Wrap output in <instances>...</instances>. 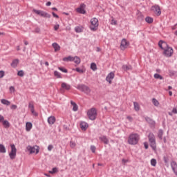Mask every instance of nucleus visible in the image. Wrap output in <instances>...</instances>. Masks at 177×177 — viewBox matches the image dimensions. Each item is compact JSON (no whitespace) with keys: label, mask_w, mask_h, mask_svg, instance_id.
<instances>
[{"label":"nucleus","mask_w":177,"mask_h":177,"mask_svg":"<svg viewBox=\"0 0 177 177\" xmlns=\"http://www.w3.org/2000/svg\"><path fill=\"white\" fill-rule=\"evenodd\" d=\"M11 110H16L17 109V105L12 104L10 106Z\"/></svg>","instance_id":"obj_46"},{"label":"nucleus","mask_w":177,"mask_h":177,"mask_svg":"<svg viewBox=\"0 0 177 177\" xmlns=\"http://www.w3.org/2000/svg\"><path fill=\"white\" fill-rule=\"evenodd\" d=\"M45 64H46V66H49V62H45Z\"/></svg>","instance_id":"obj_62"},{"label":"nucleus","mask_w":177,"mask_h":177,"mask_svg":"<svg viewBox=\"0 0 177 177\" xmlns=\"http://www.w3.org/2000/svg\"><path fill=\"white\" fill-rule=\"evenodd\" d=\"M171 167L172 171L174 172L175 175L177 176V163L175 161L171 162Z\"/></svg>","instance_id":"obj_13"},{"label":"nucleus","mask_w":177,"mask_h":177,"mask_svg":"<svg viewBox=\"0 0 177 177\" xmlns=\"http://www.w3.org/2000/svg\"><path fill=\"white\" fill-rule=\"evenodd\" d=\"M27 150L29 151L30 154H34V153H35V154H38V153H39V147L37 145L31 147L29 145L27 147Z\"/></svg>","instance_id":"obj_8"},{"label":"nucleus","mask_w":177,"mask_h":177,"mask_svg":"<svg viewBox=\"0 0 177 177\" xmlns=\"http://www.w3.org/2000/svg\"><path fill=\"white\" fill-rule=\"evenodd\" d=\"M155 80H164V77L158 73H155L153 75Z\"/></svg>","instance_id":"obj_31"},{"label":"nucleus","mask_w":177,"mask_h":177,"mask_svg":"<svg viewBox=\"0 0 177 177\" xmlns=\"http://www.w3.org/2000/svg\"><path fill=\"white\" fill-rule=\"evenodd\" d=\"M127 120H129V121H132V117L131 116H127Z\"/></svg>","instance_id":"obj_58"},{"label":"nucleus","mask_w":177,"mask_h":177,"mask_svg":"<svg viewBox=\"0 0 177 177\" xmlns=\"http://www.w3.org/2000/svg\"><path fill=\"white\" fill-rule=\"evenodd\" d=\"M28 109H30V110L32 114H33V115H38V113H37V112H35V111L34 109V102L31 101L29 102Z\"/></svg>","instance_id":"obj_12"},{"label":"nucleus","mask_w":177,"mask_h":177,"mask_svg":"<svg viewBox=\"0 0 177 177\" xmlns=\"http://www.w3.org/2000/svg\"><path fill=\"white\" fill-rule=\"evenodd\" d=\"M54 75L57 77V78H62V75H60V73H59L58 71H55L54 72Z\"/></svg>","instance_id":"obj_40"},{"label":"nucleus","mask_w":177,"mask_h":177,"mask_svg":"<svg viewBox=\"0 0 177 177\" xmlns=\"http://www.w3.org/2000/svg\"><path fill=\"white\" fill-rule=\"evenodd\" d=\"M71 107L73 111H78V105L73 101H71Z\"/></svg>","instance_id":"obj_19"},{"label":"nucleus","mask_w":177,"mask_h":177,"mask_svg":"<svg viewBox=\"0 0 177 177\" xmlns=\"http://www.w3.org/2000/svg\"><path fill=\"white\" fill-rule=\"evenodd\" d=\"M99 139L101 140V142H102V143H104V145H109V140L106 136H102L100 137Z\"/></svg>","instance_id":"obj_18"},{"label":"nucleus","mask_w":177,"mask_h":177,"mask_svg":"<svg viewBox=\"0 0 177 177\" xmlns=\"http://www.w3.org/2000/svg\"><path fill=\"white\" fill-rule=\"evenodd\" d=\"M0 153H6V148L5 147V145L2 144H0Z\"/></svg>","instance_id":"obj_28"},{"label":"nucleus","mask_w":177,"mask_h":177,"mask_svg":"<svg viewBox=\"0 0 177 177\" xmlns=\"http://www.w3.org/2000/svg\"><path fill=\"white\" fill-rule=\"evenodd\" d=\"M174 35H176V37H177V30H176V31L174 32Z\"/></svg>","instance_id":"obj_64"},{"label":"nucleus","mask_w":177,"mask_h":177,"mask_svg":"<svg viewBox=\"0 0 177 177\" xmlns=\"http://www.w3.org/2000/svg\"><path fill=\"white\" fill-rule=\"evenodd\" d=\"M158 45L160 48L164 50L163 55H165V56H167V57H171V56H172L174 54V49L168 46V44L165 41H160Z\"/></svg>","instance_id":"obj_1"},{"label":"nucleus","mask_w":177,"mask_h":177,"mask_svg":"<svg viewBox=\"0 0 177 177\" xmlns=\"http://www.w3.org/2000/svg\"><path fill=\"white\" fill-rule=\"evenodd\" d=\"M140 139V137L139 136V134L132 133L129 136L128 143L129 145H138Z\"/></svg>","instance_id":"obj_2"},{"label":"nucleus","mask_w":177,"mask_h":177,"mask_svg":"<svg viewBox=\"0 0 177 177\" xmlns=\"http://www.w3.org/2000/svg\"><path fill=\"white\" fill-rule=\"evenodd\" d=\"M52 15H53V17H55L56 19H59V15H56V13L52 12Z\"/></svg>","instance_id":"obj_54"},{"label":"nucleus","mask_w":177,"mask_h":177,"mask_svg":"<svg viewBox=\"0 0 177 177\" xmlns=\"http://www.w3.org/2000/svg\"><path fill=\"white\" fill-rule=\"evenodd\" d=\"M122 68L124 71H129V70H132V66L131 65H124Z\"/></svg>","instance_id":"obj_26"},{"label":"nucleus","mask_w":177,"mask_h":177,"mask_svg":"<svg viewBox=\"0 0 177 177\" xmlns=\"http://www.w3.org/2000/svg\"><path fill=\"white\" fill-rule=\"evenodd\" d=\"M114 77H115V75L114 74V72H111L106 77V81L109 82V84H112L113 80H114Z\"/></svg>","instance_id":"obj_11"},{"label":"nucleus","mask_w":177,"mask_h":177,"mask_svg":"<svg viewBox=\"0 0 177 177\" xmlns=\"http://www.w3.org/2000/svg\"><path fill=\"white\" fill-rule=\"evenodd\" d=\"M128 46H129V42H128L125 39H122V41L120 44V49L122 50H125V49H127Z\"/></svg>","instance_id":"obj_10"},{"label":"nucleus","mask_w":177,"mask_h":177,"mask_svg":"<svg viewBox=\"0 0 177 177\" xmlns=\"http://www.w3.org/2000/svg\"><path fill=\"white\" fill-rule=\"evenodd\" d=\"M91 150L92 153H95V151H96V147L95 146H91Z\"/></svg>","instance_id":"obj_45"},{"label":"nucleus","mask_w":177,"mask_h":177,"mask_svg":"<svg viewBox=\"0 0 177 177\" xmlns=\"http://www.w3.org/2000/svg\"><path fill=\"white\" fill-rule=\"evenodd\" d=\"M85 8V4H81L80 7L77 8L76 9V11L77 13H81L82 15H85L86 12L85 10L84 9Z\"/></svg>","instance_id":"obj_14"},{"label":"nucleus","mask_w":177,"mask_h":177,"mask_svg":"<svg viewBox=\"0 0 177 177\" xmlns=\"http://www.w3.org/2000/svg\"><path fill=\"white\" fill-rule=\"evenodd\" d=\"M163 161H165V164H168V158L164 156L163 157Z\"/></svg>","instance_id":"obj_49"},{"label":"nucleus","mask_w":177,"mask_h":177,"mask_svg":"<svg viewBox=\"0 0 177 177\" xmlns=\"http://www.w3.org/2000/svg\"><path fill=\"white\" fill-rule=\"evenodd\" d=\"M64 62H73V57L68 56L63 58Z\"/></svg>","instance_id":"obj_32"},{"label":"nucleus","mask_w":177,"mask_h":177,"mask_svg":"<svg viewBox=\"0 0 177 177\" xmlns=\"http://www.w3.org/2000/svg\"><path fill=\"white\" fill-rule=\"evenodd\" d=\"M73 62L75 63V64H80L81 63V59L79 57H73Z\"/></svg>","instance_id":"obj_23"},{"label":"nucleus","mask_w":177,"mask_h":177,"mask_svg":"<svg viewBox=\"0 0 177 177\" xmlns=\"http://www.w3.org/2000/svg\"><path fill=\"white\" fill-rule=\"evenodd\" d=\"M90 29L91 31H96L99 27V20L94 17L90 21Z\"/></svg>","instance_id":"obj_4"},{"label":"nucleus","mask_w":177,"mask_h":177,"mask_svg":"<svg viewBox=\"0 0 177 177\" xmlns=\"http://www.w3.org/2000/svg\"><path fill=\"white\" fill-rule=\"evenodd\" d=\"M50 5H52V3L50 1L46 3V6H50Z\"/></svg>","instance_id":"obj_57"},{"label":"nucleus","mask_w":177,"mask_h":177,"mask_svg":"<svg viewBox=\"0 0 177 177\" xmlns=\"http://www.w3.org/2000/svg\"><path fill=\"white\" fill-rule=\"evenodd\" d=\"M53 149V145H48V151H52Z\"/></svg>","instance_id":"obj_47"},{"label":"nucleus","mask_w":177,"mask_h":177,"mask_svg":"<svg viewBox=\"0 0 177 177\" xmlns=\"http://www.w3.org/2000/svg\"><path fill=\"white\" fill-rule=\"evenodd\" d=\"M150 146L153 150H157V145H156V137L153 133H150L148 136Z\"/></svg>","instance_id":"obj_5"},{"label":"nucleus","mask_w":177,"mask_h":177,"mask_svg":"<svg viewBox=\"0 0 177 177\" xmlns=\"http://www.w3.org/2000/svg\"><path fill=\"white\" fill-rule=\"evenodd\" d=\"M82 26H77L75 28V30L76 32H82Z\"/></svg>","instance_id":"obj_33"},{"label":"nucleus","mask_w":177,"mask_h":177,"mask_svg":"<svg viewBox=\"0 0 177 177\" xmlns=\"http://www.w3.org/2000/svg\"><path fill=\"white\" fill-rule=\"evenodd\" d=\"M75 146H77V144L75 143V142H74V141L70 142V147H71V149H74V147H75Z\"/></svg>","instance_id":"obj_39"},{"label":"nucleus","mask_w":177,"mask_h":177,"mask_svg":"<svg viewBox=\"0 0 177 177\" xmlns=\"http://www.w3.org/2000/svg\"><path fill=\"white\" fill-rule=\"evenodd\" d=\"M88 123L85 122H82L80 123V128L82 131H86V129H88Z\"/></svg>","instance_id":"obj_16"},{"label":"nucleus","mask_w":177,"mask_h":177,"mask_svg":"<svg viewBox=\"0 0 177 177\" xmlns=\"http://www.w3.org/2000/svg\"><path fill=\"white\" fill-rule=\"evenodd\" d=\"M145 21H147V23H152L153 22V18L150 17H147L145 19Z\"/></svg>","instance_id":"obj_37"},{"label":"nucleus","mask_w":177,"mask_h":177,"mask_svg":"<svg viewBox=\"0 0 177 177\" xmlns=\"http://www.w3.org/2000/svg\"><path fill=\"white\" fill-rule=\"evenodd\" d=\"M11 151L9 153L10 158L11 160H15L16 158V153H17V149H16V146L14 144L10 145Z\"/></svg>","instance_id":"obj_9"},{"label":"nucleus","mask_w":177,"mask_h":177,"mask_svg":"<svg viewBox=\"0 0 177 177\" xmlns=\"http://www.w3.org/2000/svg\"><path fill=\"white\" fill-rule=\"evenodd\" d=\"M172 113H173L174 114H177V109H176V108H173V109H172Z\"/></svg>","instance_id":"obj_55"},{"label":"nucleus","mask_w":177,"mask_h":177,"mask_svg":"<svg viewBox=\"0 0 177 177\" xmlns=\"http://www.w3.org/2000/svg\"><path fill=\"white\" fill-rule=\"evenodd\" d=\"M17 50H20V46H17Z\"/></svg>","instance_id":"obj_60"},{"label":"nucleus","mask_w":177,"mask_h":177,"mask_svg":"<svg viewBox=\"0 0 177 177\" xmlns=\"http://www.w3.org/2000/svg\"><path fill=\"white\" fill-rule=\"evenodd\" d=\"M111 24H112L113 26H117V21L112 19Z\"/></svg>","instance_id":"obj_48"},{"label":"nucleus","mask_w":177,"mask_h":177,"mask_svg":"<svg viewBox=\"0 0 177 177\" xmlns=\"http://www.w3.org/2000/svg\"><path fill=\"white\" fill-rule=\"evenodd\" d=\"M87 117H88L89 120L92 121L96 120V117H97V110L95 108H91L87 111Z\"/></svg>","instance_id":"obj_3"},{"label":"nucleus","mask_w":177,"mask_h":177,"mask_svg":"<svg viewBox=\"0 0 177 177\" xmlns=\"http://www.w3.org/2000/svg\"><path fill=\"white\" fill-rule=\"evenodd\" d=\"M58 68H59V70H60V71H62V73H68L67 69H66L64 68L59 67Z\"/></svg>","instance_id":"obj_42"},{"label":"nucleus","mask_w":177,"mask_h":177,"mask_svg":"<svg viewBox=\"0 0 177 177\" xmlns=\"http://www.w3.org/2000/svg\"><path fill=\"white\" fill-rule=\"evenodd\" d=\"M62 88H63V89H66V91H69L71 86L69 84H67L66 83H62Z\"/></svg>","instance_id":"obj_25"},{"label":"nucleus","mask_w":177,"mask_h":177,"mask_svg":"<svg viewBox=\"0 0 177 177\" xmlns=\"http://www.w3.org/2000/svg\"><path fill=\"white\" fill-rule=\"evenodd\" d=\"M171 29H172V30H176V25L174 26H172Z\"/></svg>","instance_id":"obj_59"},{"label":"nucleus","mask_w":177,"mask_h":177,"mask_svg":"<svg viewBox=\"0 0 177 177\" xmlns=\"http://www.w3.org/2000/svg\"><path fill=\"white\" fill-rule=\"evenodd\" d=\"M147 121H149V122H151V123H152V124H155V122L154 121H153L151 119H150V118H147Z\"/></svg>","instance_id":"obj_56"},{"label":"nucleus","mask_w":177,"mask_h":177,"mask_svg":"<svg viewBox=\"0 0 177 177\" xmlns=\"http://www.w3.org/2000/svg\"><path fill=\"white\" fill-rule=\"evenodd\" d=\"M91 70H93V71H95V70H97V67L96 66V64H95V63H91Z\"/></svg>","instance_id":"obj_35"},{"label":"nucleus","mask_w":177,"mask_h":177,"mask_svg":"<svg viewBox=\"0 0 177 177\" xmlns=\"http://www.w3.org/2000/svg\"><path fill=\"white\" fill-rule=\"evenodd\" d=\"M151 165L152 167H156L157 165V160L153 158L151 160Z\"/></svg>","instance_id":"obj_34"},{"label":"nucleus","mask_w":177,"mask_h":177,"mask_svg":"<svg viewBox=\"0 0 177 177\" xmlns=\"http://www.w3.org/2000/svg\"><path fill=\"white\" fill-rule=\"evenodd\" d=\"M10 92L14 93L15 92V87L14 86H10Z\"/></svg>","instance_id":"obj_53"},{"label":"nucleus","mask_w":177,"mask_h":177,"mask_svg":"<svg viewBox=\"0 0 177 177\" xmlns=\"http://www.w3.org/2000/svg\"><path fill=\"white\" fill-rule=\"evenodd\" d=\"M1 103L2 104H4V106H10V101L6 100V99H1Z\"/></svg>","instance_id":"obj_21"},{"label":"nucleus","mask_w":177,"mask_h":177,"mask_svg":"<svg viewBox=\"0 0 177 177\" xmlns=\"http://www.w3.org/2000/svg\"><path fill=\"white\" fill-rule=\"evenodd\" d=\"M75 71H77V73H80V74H84V73H85V69H81L80 68H76Z\"/></svg>","instance_id":"obj_36"},{"label":"nucleus","mask_w":177,"mask_h":177,"mask_svg":"<svg viewBox=\"0 0 177 177\" xmlns=\"http://www.w3.org/2000/svg\"><path fill=\"white\" fill-rule=\"evenodd\" d=\"M59 27H60V26H59V24L55 25V26H54L55 30V31H57V30H59Z\"/></svg>","instance_id":"obj_50"},{"label":"nucleus","mask_w":177,"mask_h":177,"mask_svg":"<svg viewBox=\"0 0 177 177\" xmlns=\"http://www.w3.org/2000/svg\"><path fill=\"white\" fill-rule=\"evenodd\" d=\"M169 96H172V91H169Z\"/></svg>","instance_id":"obj_61"},{"label":"nucleus","mask_w":177,"mask_h":177,"mask_svg":"<svg viewBox=\"0 0 177 177\" xmlns=\"http://www.w3.org/2000/svg\"><path fill=\"white\" fill-rule=\"evenodd\" d=\"M53 47L55 49V52H57V51L60 50V46H59V44H57V43H53Z\"/></svg>","instance_id":"obj_24"},{"label":"nucleus","mask_w":177,"mask_h":177,"mask_svg":"<svg viewBox=\"0 0 177 177\" xmlns=\"http://www.w3.org/2000/svg\"><path fill=\"white\" fill-rule=\"evenodd\" d=\"M24 44H25V45H28V41H24Z\"/></svg>","instance_id":"obj_63"},{"label":"nucleus","mask_w":177,"mask_h":177,"mask_svg":"<svg viewBox=\"0 0 177 177\" xmlns=\"http://www.w3.org/2000/svg\"><path fill=\"white\" fill-rule=\"evenodd\" d=\"M152 103L156 107H158V106H160V102H158L156 98L152 99Z\"/></svg>","instance_id":"obj_27"},{"label":"nucleus","mask_w":177,"mask_h":177,"mask_svg":"<svg viewBox=\"0 0 177 177\" xmlns=\"http://www.w3.org/2000/svg\"><path fill=\"white\" fill-rule=\"evenodd\" d=\"M162 135H164V132L162 131V130H159L158 134L159 139H162Z\"/></svg>","instance_id":"obj_38"},{"label":"nucleus","mask_w":177,"mask_h":177,"mask_svg":"<svg viewBox=\"0 0 177 177\" xmlns=\"http://www.w3.org/2000/svg\"><path fill=\"white\" fill-rule=\"evenodd\" d=\"M76 88L79 91H81V92H84V93H86L87 95L88 93H91V88H89V87H88V86H85L84 84H78Z\"/></svg>","instance_id":"obj_7"},{"label":"nucleus","mask_w":177,"mask_h":177,"mask_svg":"<svg viewBox=\"0 0 177 177\" xmlns=\"http://www.w3.org/2000/svg\"><path fill=\"white\" fill-rule=\"evenodd\" d=\"M144 146L145 148L147 150V149H149V143L147 142H144Z\"/></svg>","instance_id":"obj_52"},{"label":"nucleus","mask_w":177,"mask_h":177,"mask_svg":"<svg viewBox=\"0 0 177 177\" xmlns=\"http://www.w3.org/2000/svg\"><path fill=\"white\" fill-rule=\"evenodd\" d=\"M17 75L19 76V77H23L24 75V72L23 71H18V73Z\"/></svg>","instance_id":"obj_43"},{"label":"nucleus","mask_w":177,"mask_h":177,"mask_svg":"<svg viewBox=\"0 0 177 177\" xmlns=\"http://www.w3.org/2000/svg\"><path fill=\"white\" fill-rule=\"evenodd\" d=\"M133 106L136 111H139V110H140V106H139V103L133 102Z\"/></svg>","instance_id":"obj_29"},{"label":"nucleus","mask_w":177,"mask_h":177,"mask_svg":"<svg viewBox=\"0 0 177 177\" xmlns=\"http://www.w3.org/2000/svg\"><path fill=\"white\" fill-rule=\"evenodd\" d=\"M17 64H19V59H14L11 63V66L14 68L17 67Z\"/></svg>","instance_id":"obj_30"},{"label":"nucleus","mask_w":177,"mask_h":177,"mask_svg":"<svg viewBox=\"0 0 177 177\" xmlns=\"http://www.w3.org/2000/svg\"><path fill=\"white\" fill-rule=\"evenodd\" d=\"M48 122L50 125H53L56 122V118L55 116H50L48 118Z\"/></svg>","instance_id":"obj_17"},{"label":"nucleus","mask_w":177,"mask_h":177,"mask_svg":"<svg viewBox=\"0 0 177 177\" xmlns=\"http://www.w3.org/2000/svg\"><path fill=\"white\" fill-rule=\"evenodd\" d=\"M32 128V123H31L30 122H26V129L27 132H30V131H31Z\"/></svg>","instance_id":"obj_20"},{"label":"nucleus","mask_w":177,"mask_h":177,"mask_svg":"<svg viewBox=\"0 0 177 177\" xmlns=\"http://www.w3.org/2000/svg\"><path fill=\"white\" fill-rule=\"evenodd\" d=\"M32 12L34 13H35L36 15H37L38 16H41V17L50 19V15L48 14L47 12H46L43 10L33 9Z\"/></svg>","instance_id":"obj_6"},{"label":"nucleus","mask_w":177,"mask_h":177,"mask_svg":"<svg viewBox=\"0 0 177 177\" xmlns=\"http://www.w3.org/2000/svg\"><path fill=\"white\" fill-rule=\"evenodd\" d=\"M5 120V118L2 115H0V122H2Z\"/></svg>","instance_id":"obj_51"},{"label":"nucleus","mask_w":177,"mask_h":177,"mask_svg":"<svg viewBox=\"0 0 177 177\" xmlns=\"http://www.w3.org/2000/svg\"><path fill=\"white\" fill-rule=\"evenodd\" d=\"M2 125L5 127V128H10V123L9 122V121L4 120L2 122Z\"/></svg>","instance_id":"obj_22"},{"label":"nucleus","mask_w":177,"mask_h":177,"mask_svg":"<svg viewBox=\"0 0 177 177\" xmlns=\"http://www.w3.org/2000/svg\"><path fill=\"white\" fill-rule=\"evenodd\" d=\"M152 10H153L157 16H160L161 15V9H160V6H154L152 7Z\"/></svg>","instance_id":"obj_15"},{"label":"nucleus","mask_w":177,"mask_h":177,"mask_svg":"<svg viewBox=\"0 0 177 177\" xmlns=\"http://www.w3.org/2000/svg\"><path fill=\"white\" fill-rule=\"evenodd\" d=\"M57 172V168L54 167L52 171H50V174H56Z\"/></svg>","instance_id":"obj_41"},{"label":"nucleus","mask_w":177,"mask_h":177,"mask_svg":"<svg viewBox=\"0 0 177 177\" xmlns=\"http://www.w3.org/2000/svg\"><path fill=\"white\" fill-rule=\"evenodd\" d=\"M5 76V72L3 71H0V78H3Z\"/></svg>","instance_id":"obj_44"}]
</instances>
